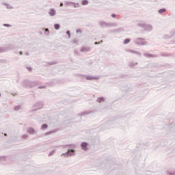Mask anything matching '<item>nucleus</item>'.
Wrapping results in <instances>:
<instances>
[{"label":"nucleus","instance_id":"1","mask_svg":"<svg viewBox=\"0 0 175 175\" xmlns=\"http://www.w3.org/2000/svg\"><path fill=\"white\" fill-rule=\"evenodd\" d=\"M62 155H64V157H66L68 158V157H73L76 155V153L75 152V150L71 149L68 150L66 152L63 153Z\"/></svg>","mask_w":175,"mask_h":175},{"label":"nucleus","instance_id":"2","mask_svg":"<svg viewBox=\"0 0 175 175\" xmlns=\"http://www.w3.org/2000/svg\"><path fill=\"white\" fill-rule=\"evenodd\" d=\"M81 147L82 148V150H83V151H87V150H88V143L87 142H82L81 144Z\"/></svg>","mask_w":175,"mask_h":175},{"label":"nucleus","instance_id":"3","mask_svg":"<svg viewBox=\"0 0 175 175\" xmlns=\"http://www.w3.org/2000/svg\"><path fill=\"white\" fill-rule=\"evenodd\" d=\"M27 133H29V135H33L35 133V129H33L32 127H28L27 129Z\"/></svg>","mask_w":175,"mask_h":175},{"label":"nucleus","instance_id":"4","mask_svg":"<svg viewBox=\"0 0 175 175\" xmlns=\"http://www.w3.org/2000/svg\"><path fill=\"white\" fill-rule=\"evenodd\" d=\"M68 150H75L76 148V145L75 144H69L68 145Z\"/></svg>","mask_w":175,"mask_h":175},{"label":"nucleus","instance_id":"5","mask_svg":"<svg viewBox=\"0 0 175 175\" xmlns=\"http://www.w3.org/2000/svg\"><path fill=\"white\" fill-rule=\"evenodd\" d=\"M97 102H98V103H102V102H105V98L103 97H100L97 99Z\"/></svg>","mask_w":175,"mask_h":175},{"label":"nucleus","instance_id":"6","mask_svg":"<svg viewBox=\"0 0 175 175\" xmlns=\"http://www.w3.org/2000/svg\"><path fill=\"white\" fill-rule=\"evenodd\" d=\"M49 14H50V16H55V10H50Z\"/></svg>","mask_w":175,"mask_h":175},{"label":"nucleus","instance_id":"7","mask_svg":"<svg viewBox=\"0 0 175 175\" xmlns=\"http://www.w3.org/2000/svg\"><path fill=\"white\" fill-rule=\"evenodd\" d=\"M88 114H91V111H84L82 113H81V116H88Z\"/></svg>","mask_w":175,"mask_h":175},{"label":"nucleus","instance_id":"8","mask_svg":"<svg viewBox=\"0 0 175 175\" xmlns=\"http://www.w3.org/2000/svg\"><path fill=\"white\" fill-rule=\"evenodd\" d=\"M46 128H49V126L46 124H44L41 126V129H46Z\"/></svg>","mask_w":175,"mask_h":175},{"label":"nucleus","instance_id":"9","mask_svg":"<svg viewBox=\"0 0 175 175\" xmlns=\"http://www.w3.org/2000/svg\"><path fill=\"white\" fill-rule=\"evenodd\" d=\"M81 5H83V6L85 5H88V1H87V0L82 1Z\"/></svg>","mask_w":175,"mask_h":175},{"label":"nucleus","instance_id":"10","mask_svg":"<svg viewBox=\"0 0 175 175\" xmlns=\"http://www.w3.org/2000/svg\"><path fill=\"white\" fill-rule=\"evenodd\" d=\"M129 42H131V39L127 38V39L124 40V44H128V43H129Z\"/></svg>","mask_w":175,"mask_h":175},{"label":"nucleus","instance_id":"11","mask_svg":"<svg viewBox=\"0 0 175 175\" xmlns=\"http://www.w3.org/2000/svg\"><path fill=\"white\" fill-rule=\"evenodd\" d=\"M55 154V150H52L49 152V157H51L52 155H54Z\"/></svg>","mask_w":175,"mask_h":175},{"label":"nucleus","instance_id":"12","mask_svg":"<svg viewBox=\"0 0 175 175\" xmlns=\"http://www.w3.org/2000/svg\"><path fill=\"white\" fill-rule=\"evenodd\" d=\"M165 12H166V10H165V9H161V10H159V13H160V14L165 13Z\"/></svg>","mask_w":175,"mask_h":175},{"label":"nucleus","instance_id":"13","mask_svg":"<svg viewBox=\"0 0 175 175\" xmlns=\"http://www.w3.org/2000/svg\"><path fill=\"white\" fill-rule=\"evenodd\" d=\"M55 29H59V25L55 24Z\"/></svg>","mask_w":175,"mask_h":175},{"label":"nucleus","instance_id":"14","mask_svg":"<svg viewBox=\"0 0 175 175\" xmlns=\"http://www.w3.org/2000/svg\"><path fill=\"white\" fill-rule=\"evenodd\" d=\"M0 161H6V157H0Z\"/></svg>","mask_w":175,"mask_h":175},{"label":"nucleus","instance_id":"15","mask_svg":"<svg viewBox=\"0 0 175 175\" xmlns=\"http://www.w3.org/2000/svg\"><path fill=\"white\" fill-rule=\"evenodd\" d=\"M27 137H28V135H27V134H25L23 135V139H27Z\"/></svg>","mask_w":175,"mask_h":175},{"label":"nucleus","instance_id":"16","mask_svg":"<svg viewBox=\"0 0 175 175\" xmlns=\"http://www.w3.org/2000/svg\"><path fill=\"white\" fill-rule=\"evenodd\" d=\"M54 132H55V131H49V132L46 133V135H51V133H54Z\"/></svg>","mask_w":175,"mask_h":175},{"label":"nucleus","instance_id":"17","mask_svg":"<svg viewBox=\"0 0 175 175\" xmlns=\"http://www.w3.org/2000/svg\"><path fill=\"white\" fill-rule=\"evenodd\" d=\"M66 34L70 38V32L69 31H66Z\"/></svg>","mask_w":175,"mask_h":175},{"label":"nucleus","instance_id":"18","mask_svg":"<svg viewBox=\"0 0 175 175\" xmlns=\"http://www.w3.org/2000/svg\"><path fill=\"white\" fill-rule=\"evenodd\" d=\"M62 148H66L68 147V145H63L62 146Z\"/></svg>","mask_w":175,"mask_h":175},{"label":"nucleus","instance_id":"19","mask_svg":"<svg viewBox=\"0 0 175 175\" xmlns=\"http://www.w3.org/2000/svg\"><path fill=\"white\" fill-rule=\"evenodd\" d=\"M168 175H175V173L174 172H169Z\"/></svg>","mask_w":175,"mask_h":175},{"label":"nucleus","instance_id":"20","mask_svg":"<svg viewBox=\"0 0 175 175\" xmlns=\"http://www.w3.org/2000/svg\"><path fill=\"white\" fill-rule=\"evenodd\" d=\"M111 17H113V18L116 17V14H112Z\"/></svg>","mask_w":175,"mask_h":175},{"label":"nucleus","instance_id":"21","mask_svg":"<svg viewBox=\"0 0 175 175\" xmlns=\"http://www.w3.org/2000/svg\"><path fill=\"white\" fill-rule=\"evenodd\" d=\"M46 32H49V29H45Z\"/></svg>","mask_w":175,"mask_h":175},{"label":"nucleus","instance_id":"22","mask_svg":"<svg viewBox=\"0 0 175 175\" xmlns=\"http://www.w3.org/2000/svg\"><path fill=\"white\" fill-rule=\"evenodd\" d=\"M60 6H64V4L62 3H61Z\"/></svg>","mask_w":175,"mask_h":175},{"label":"nucleus","instance_id":"23","mask_svg":"<svg viewBox=\"0 0 175 175\" xmlns=\"http://www.w3.org/2000/svg\"><path fill=\"white\" fill-rule=\"evenodd\" d=\"M4 136H8V134L7 133H4Z\"/></svg>","mask_w":175,"mask_h":175}]
</instances>
